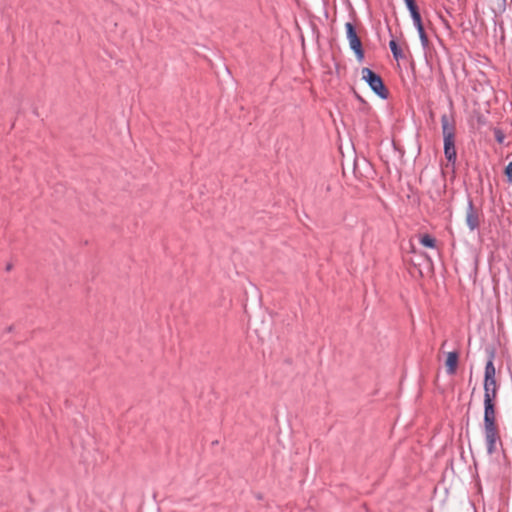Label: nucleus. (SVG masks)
<instances>
[{"label":"nucleus","instance_id":"nucleus-1","mask_svg":"<svg viewBox=\"0 0 512 512\" xmlns=\"http://www.w3.org/2000/svg\"><path fill=\"white\" fill-rule=\"evenodd\" d=\"M484 418L483 429L487 452L492 455L496 451V444L500 442L499 429L496 423V402L498 384L496 378H484Z\"/></svg>","mask_w":512,"mask_h":512},{"label":"nucleus","instance_id":"nucleus-2","mask_svg":"<svg viewBox=\"0 0 512 512\" xmlns=\"http://www.w3.org/2000/svg\"><path fill=\"white\" fill-rule=\"evenodd\" d=\"M362 79L369 85L371 90L381 99H387L389 91L384 85L382 78L371 69L364 67L361 70Z\"/></svg>","mask_w":512,"mask_h":512},{"label":"nucleus","instance_id":"nucleus-3","mask_svg":"<svg viewBox=\"0 0 512 512\" xmlns=\"http://www.w3.org/2000/svg\"><path fill=\"white\" fill-rule=\"evenodd\" d=\"M404 1L406 3V6H407L410 14H411L414 26L416 27V29L418 31L421 44H422L423 48H427L429 45V40H428V36L424 30V26L422 24V19H421V15L419 13L418 7L414 0H404Z\"/></svg>","mask_w":512,"mask_h":512},{"label":"nucleus","instance_id":"nucleus-4","mask_svg":"<svg viewBox=\"0 0 512 512\" xmlns=\"http://www.w3.org/2000/svg\"><path fill=\"white\" fill-rule=\"evenodd\" d=\"M345 29L351 50L355 53L357 60L362 62L364 59V50L362 48V42L357 35L355 26L351 22H347L345 24Z\"/></svg>","mask_w":512,"mask_h":512},{"label":"nucleus","instance_id":"nucleus-5","mask_svg":"<svg viewBox=\"0 0 512 512\" xmlns=\"http://www.w3.org/2000/svg\"><path fill=\"white\" fill-rule=\"evenodd\" d=\"M466 224L471 231H474L480 225L479 215L471 200H469L468 202V207L466 211Z\"/></svg>","mask_w":512,"mask_h":512},{"label":"nucleus","instance_id":"nucleus-6","mask_svg":"<svg viewBox=\"0 0 512 512\" xmlns=\"http://www.w3.org/2000/svg\"><path fill=\"white\" fill-rule=\"evenodd\" d=\"M444 154L449 163L456 162L457 153L455 148V138H443Z\"/></svg>","mask_w":512,"mask_h":512},{"label":"nucleus","instance_id":"nucleus-7","mask_svg":"<svg viewBox=\"0 0 512 512\" xmlns=\"http://www.w3.org/2000/svg\"><path fill=\"white\" fill-rule=\"evenodd\" d=\"M441 126L443 138H455V124L448 115L441 116Z\"/></svg>","mask_w":512,"mask_h":512},{"label":"nucleus","instance_id":"nucleus-8","mask_svg":"<svg viewBox=\"0 0 512 512\" xmlns=\"http://www.w3.org/2000/svg\"><path fill=\"white\" fill-rule=\"evenodd\" d=\"M445 365H446L447 374L454 375L456 373L457 365H458V353L455 351L449 352L447 354V359H446Z\"/></svg>","mask_w":512,"mask_h":512},{"label":"nucleus","instance_id":"nucleus-9","mask_svg":"<svg viewBox=\"0 0 512 512\" xmlns=\"http://www.w3.org/2000/svg\"><path fill=\"white\" fill-rule=\"evenodd\" d=\"M389 47H390V50H391L395 60L399 61V60H402V59L405 58V55H404L403 51L398 46V44H397L395 39H392L389 42Z\"/></svg>","mask_w":512,"mask_h":512},{"label":"nucleus","instance_id":"nucleus-10","mask_svg":"<svg viewBox=\"0 0 512 512\" xmlns=\"http://www.w3.org/2000/svg\"><path fill=\"white\" fill-rule=\"evenodd\" d=\"M484 378H496V369L493 363V356H491L486 363Z\"/></svg>","mask_w":512,"mask_h":512},{"label":"nucleus","instance_id":"nucleus-11","mask_svg":"<svg viewBox=\"0 0 512 512\" xmlns=\"http://www.w3.org/2000/svg\"><path fill=\"white\" fill-rule=\"evenodd\" d=\"M420 243L428 248H434L436 245V241L433 237H431L429 234H424L420 238Z\"/></svg>","mask_w":512,"mask_h":512},{"label":"nucleus","instance_id":"nucleus-12","mask_svg":"<svg viewBox=\"0 0 512 512\" xmlns=\"http://www.w3.org/2000/svg\"><path fill=\"white\" fill-rule=\"evenodd\" d=\"M505 174L508 178L509 182H512V161L508 163V165L505 168Z\"/></svg>","mask_w":512,"mask_h":512},{"label":"nucleus","instance_id":"nucleus-13","mask_svg":"<svg viewBox=\"0 0 512 512\" xmlns=\"http://www.w3.org/2000/svg\"><path fill=\"white\" fill-rule=\"evenodd\" d=\"M496 139L499 143H502L503 142V139H504V136L502 134H500V132L497 133L496 135Z\"/></svg>","mask_w":512,"mask_h":512},{"label":"nucleus","instance_id":"nucleus-14","mask_svg":"<svg viewBox=\"0 0 512 512\" xmlns=\"http://www.w3.org/2000/svg\"><path fill=\"white\" fill-rule=\"evenodd\" d=\"M356 96H357V98H358L360 101H363V99L361 98V96H359V95H356Z\"/></svg>","mask_w":512,"mask_h":512}]
</instances>
